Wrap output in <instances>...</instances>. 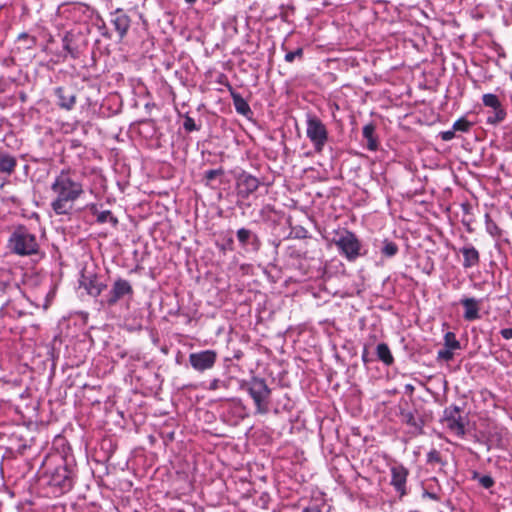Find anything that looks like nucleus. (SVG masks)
<instances>
[{"label": "nucleus", "instance_id": "44", "mask_svg": "<svg viewBox=\"0 0 512 512\" xmlns=\"http://www.w3.org/2000/svg\"><path fill=\"white\" fill-rule=\"evenodd\" d=\"M362 360H363L364 362H367V361H368V359H367V349H364V352H363V354H362Z\"/></svg>", "mask_w": 512, "mask_h": 512}, {"label": "nucleus", "instance_id": "32", "mask_svg": "<svg viewBox=\"0 0 512 512\" xmlns=\"http://www.w3.org/2000/svg\"><path fill=\"white\" fill-rule=\"evenodd\" d=\"M471 127H472V123L462 117L454 122L452 129L454 130V132H456V131L468 132Z\"/></svg>", "mask_w": 512, "mask_h": 512}, {"label": "nucleus", "instance_id": "13", "mask_svg": "<svg viewBox=\"0 0 512 512\" xmlns=\"http://www.w3.org/2000/svg\"><path fill=\"white\" fill-rule=\"evenodd\" d=\"M391 481L390 484L393 486L395 491L399 494L400 498L407 495V478L409 476V470L402 464H396L391 466Z\"/></svg>", "mask_w": 512, "mask_h": 512}, {"label": "nucleus", "instance_id": "20", "mask_svg": "<svg viewBox=\"0 0 512 512\" xmlns=\"http://www.w3.org/2000/svg\"><path fill=\"white\" fill-rule=\"evenodd\" d=\"M375 124L368 123L362 129L363 138L367 141L366 147L370 151H376L378 149V137L376 136Z\"/></svg>", "mask_w": 512, "mask_h": 512}, {"label": "nucleus", "instance_id": "36", "mask_svg": "<svg viewBox=\"0 0 512 512\" xmlns=\"http://www.w3.org/2000/svg\"><path fill=\"white\" fill-rule=\"evenodd\" d=\"M453 350L449 349V348H446L445 349H441L438 351V358L439 359H443V360H446V361H450L453 359Z\"/></svg>", "mask_w": 512, "mask_h": 512}, {"label": "nucleus", "instance_id": "38", "mask_svg": "<svg viewBox=\"0 0 512 512\" xmlns=\"http://www.w3.org/2000/svg\"><path fill=\"white\" fill-rule=\"evenodd\" d=\"M440 136L443 141H450L455 137V132L453 129L448 130V131H443V132H441Z\"/></svg>", "mask_w": 512, "mask_h": 512}, {"label": "nucleus", "instance_id": "43", "mask_svg": "<svg viewBox=\"0 0 512 512\" xmlns=\"http://www.w3.org/2000/svg\"><path fill=\"white\" fill-rule=\"evenodd\" d=\"M242 356H243V353L240 350L235 352L234 355H233V357L235 359H240Z\"/></svg>", "mask_w": 512, "mask_h": 512}, {"label": "nucleus", "instance_id": "8", "mask_svg": "<svg viewBox=\"0 0 512 512\" xmlns=\"http://www.w3.org/2000/svg\"><path fill=\"white\" fill-rule=\"evenodd\" d=\"M133 293V287L130 282L126 279L118 278L114 281L109 293L101 300V304L112 307L124 297H132Z\"/></svg>", "mask_w": 512, "mask_h": 512}, {"label": "nucleus", "instance_id": "37", "mask_svg": "<svg viewBox=\"0 0 512 512\" xmlns=\"http://www.w3.org/2000/svg\"><path fill=\"white\" fill-rule=\"evenodd\" d=\"M220 387H227L226 383L219 380V379H213L210 384H209V387L208 389L209 390H216Z\"/></svg>", "mask_w": 512, "mask_h": 512}, {"label": "nucleus", "instance_id": "16", "mask_svg": "<svg viewBox=\"0 0 512 512\" xmlns=\"http://www.w3.org/2000/svg\"><path fill=\"white\" fill-rule=\"evenodd\" d=\"M55 95L58 99V106L67 111L71 110L76 103L75 93L67 90L64 87H57L55 89Z\"/></svg>", "mask_w": 512, "mask_h": 512}, {"label": "nucleus", "instance_id": "5", "mask_svg": "<svg viewBox=\"0 0 512 512\" xmlns=\"http://www.w3.org/2000/svg\"><path fill=\"white\" fill-rule=\"evenodd\" d=\"M332 242L349 262H353L359 257L365 256L367 253L366 250H363L362 244L357 236L346 229L338 233L337 237L333 238Z\"/></svg>", "mask_w": 512, "mask_h": 512}, {"label": "nucleus", "instance_id": "23", "mask_svg": "<svg viewBox=\"0 0 512 512\" xmlns=\"http://www.w3.org/2000/svg\"><path fill=\"white\" fill-rule=\"evenodd\" d=\"M376 354L378 359L382 361L385 365H391L394 362V358L386 343H380L377 345Z\"/></svg>", "mask_w": 512, "mask_h": 512}, {"label": "nucleus", "instance_id": "14", "mask_svg": "<svg viewBox=\"0 0 512 512\" xmlns=\"http://www.w3.org/2000/svg\"><path fill=\"white\" fill-rule=\"evenodd\" d=\"M407 403L405 406L400 405L399 416L401 421L406 425L414 428L419 434L423 433L424 421L420 417H416V409H409Z\"/></svg>", "mask_w": 512, "mask_h": 512}, {"label": "nucleus", "instance_id": "4", "mask_svg": "<svg viewBox=\"0 0 512 512\" xmlns=\"http://www.w3.org/2000/svg\"><path fill=\"white\" fill-rule=\"evenodd\" d=\"M47 485L54 497H59L71 491L75 482V472L66 463L55 467L46 474Z\"/></svg>", "mask_w": 512, "mask_h": 512}, {"label": "nucleus", "instance_id": "12", "mask_svg": "<svg viewBox=\"0 0 512 512\" xmlns=\"http://www.w3.org/2000/svg\"><path fill=\"white\" fill-rule=\"evenodd\" d=\"M109 23L114 28L119 40H122L130 28L131 17L125 10L116 9L109 14Z\"/></svg>", "mask_w": 512, "mask_h": 512}, {"label": "nucleus", "instance_id": "7", "mask_svg": "<svg viewBox=\"0 0 512 512\" xmlns=\"http://www.w3.org/2000/svg\"><path fill=\"white\" fill-rule=\"evenodd\" d=\"M441 422L458 437H464L466 434V419L462 416V409L459 406L450 405L446 407Z\"/></svg>", "mask_w": 512, "mask_h": 512}, {"label": "nucleus", "instance_id": "47", "mask_svg": "<svg viewBox=\"0 0 512 512\" xmlns=\"http://www.w3.org/2000/svg\"><path fill=\"white\" fill-rule=\"evenodd\" d=\"M185 1H186V3H188V4H193V3H195L197 0H185Z\"/></svg>", "mask_w": 512, "mask_h": 512}, {"label": "nucleus", "instance_id": "21", "mask_svg": "<svg viewBox=\"0 0 512 512\" xmlns=\"http://www.w3.org/2000/svg\"><path fill=\"white\" fill-rule=\"evenodd\" d=\"M17 166V159L4 151H0V172L11 175Z\"/></svg>", "mask_w": 512, "mask_h": 512}, {"label": "nucleus", "instance_id": "10", "mask_svg": "<svg viewBox=\"0 0 512 512\" xmlns=\"http://www.w3.org/2000/svg\"><path fill=\"white\" fill-rule=\"evenodd\" d=\"M217 361V353L214 350H203L189 355V363L198 372H204L214 367Z\"/></svg>", "mask_w": 512, "mask_h": 512}, {"label": "nucleus", "instance_id": "22", "mask_svg": "<svg viewBox=\"0 0 512 512\" xmlns=\"http://www.w3.org/2000/svg\"><path fill=\"white\" fill-rule=\"evenodd\" d=\"M231 97L236 112L243 116L252 114L251 108L247 101L237 92L231 91Z\"/></svg>", "mask_w": 512, "mask_h": 512}, {"label": "nucleus", "instance_id": "45", "mask_svg": "<svg viewBox=\"0 0 512 512\" xmlns=\"http://www.w3.org/2000/svg\"><path fill=\"white\" fill-rule=\"evenodd\" d=\"M26 98H27L26 94H25L24 92H21V93H20V100H21L22 102H25V101H26Z\"/></svg>", "mask_w": 512, "mask_h": 512}, {"label": "nucleus", "instance_id": "41", "mask_svg": "<svg viewBox=\"0 0 512 512\" xmlns=\"http://www.w3.org/2000/svg\"><path fill=\"white\" fill-rule=\"evenodd\" d=\"M100 29L102 30V32H101L102 36H104L105 38H108V39L112 38V34L109 32V30L107 29L105 24L102 27H100Z\"/></svg>", "mask_w": 512, "mask_h": 512}, {"label": "nucleus", "instance_id": "2", "mask_svg": "<svg viewBox=\"0 0 512 512\" xmlns=\"http://www.w3.org/2000/svg\"><path fill=\"white\" fill-rule=\"evenodd\" d=\"M8 248L18 256H31L39 253L40 244L35 234L23 225L17 226L10 234Z\"/></svg>", "mask_w": 512, "mask_h": 512}, {"label": "nucleus", "instance_id": "6", "mask_svg": "<svg viewBox=\"0 0 512 512\" xmlns=\"http://www.w3.org/2000/svg\"><path fill=\"white\" fill-rule=\"evenodd\" d=\"M306 135L311 141L314 151L322 153L328 141V130L325 124L315 115H308L306 120Z\"/></svg>", "mask_w": 512, "mask_h": 512}, {"label": "nucleus", "instance_id": "48", "mask_svg": "<svg viewBox=\"0 0 512 512\" xmlns=\"http://www.w3.org/2000/svg\"><path fill=\"white\" fill-rule=\"evenodd\" d=\"M407 388H408V390L413 389V387L411 385H408Z\"/></svg>", "mask_w": 512, "mask_h": 512}, {"label": "nucleus", "instance_id": "15", "mask_svg": "<svg viewBox=\"0 0 512 512\" xmlns=\"http://www.w3.org/2000/svg\"><path fill=\"white\" fill-rule=\"evenodd\" d=\"M80 286L92 297H98L106 288V284L99 280L95 274L84 275L82 274Z\"/></svg>", "mask_w": 512, "mask_h": 512}, {"label": "nucleus", "instance_id": "24", "mask_svg": "<svg viewBox=\"0 0 512 512\" xmlns=\"http://www.w3.org/2000/svg\"><path fill=\"white\" fill-rule=\"evenodd\" d=\"M506 115V110L503 108V106H500L499 108L493 109V111L487 117V123L492 125L499 124L506 118Z\"/></svg>", "mask_w": 512, "mask_h": 512}, {"label": "nucleus", "instance_id": "25", "mask_svg": "<svg viewBox=\"0 0 512 512\" xmlns=\"http://www.w3.org/2000/svg\"><path fill=\"white\" fill-rule=\"evenodd\" d=\"M426 462L428 465L432 466H444L446 464V462L442 459L441 453L436 449H432L427 453Z\"/></svg>", "mask_w": 512, "mask_h": 512}, {"label": "nucleus", "instance_id": "19", "mask_svg": "<svg viewBox=\"0 0 512 512\" xmlns=\"http://www.w3.org/2000/svg\"><path fill=\"white\" fill-rule=\"evenodd\" d=\"M460 252L463 255V267L465 269L474 267L480 262V255L478 250L473 246H465L460 249Z\"/></svg>", "mask_w": 512, "mask_h": 512}, {"label": "nucleus", "instance_id": "18", "mask_svg": "<svg viewBox=\"0 0 512 512\" xmlns=\"http://www.w3.org/2000/svg\"><path fill=\"white\" fill-rule=\"evenodd\" d=\"M460 303L463 305L465 312L463 317L467 321H473L480 318V301L475 298H463Z\"/></svg>", "mask_w": 512, "mask_h": 512}, {"label": "nucleus", "instance_id": "35", "mask_svg": "<svg viewBox=\"0 0 512 512\" xmlns=\"http://www.w3.org/2000/svg\"><path fill=\"white\" fill-rule=\"evenodd\" d=\"M224 174L223 169H211L205 172L204 177L209 182L214 180L216 177L221 176Z\"/></svg>", "mask_w": 512, "mask_h": 512}, {"label": "nucleus", "instance_id": "39", "mask_svg": "<svg viewBox=\"0 0 512 512\" xmlns=\"http://www.w3.org/2000/svg\"><path fill=\"white\" fill-rule=\"evenodd\" d=\"M500 334L504 339H512V328H505L500 331Z\"/></svg>", "mask_w": 512, "mask_h": 512}, {"label": "nucleus", "instance_id": "42", "mask_svg": "<svg viewBox=\"0 0 512 512\" xmlns=\"http://www.w3.org/2000/svg\"><path fill=\"white\" fill-rule=\"evenodd\" d=\"M302 512H321L318 506L306 507Z\"/></svg>", "mask_w": 512, "mask_h": 512}, {"label": "nucleus", "instance_id": "31", "mask_svg": "<svg viewBox=\"0 0 512 512\" xmlns=\"http://www.w3.org/2000/svg\"><path fill=\"white\" fill-rule=\"evenodd\" d=\"M17 40L19 42H23L24 43V48L25 49H31L33 48L35 45H36V38L34 36H30L28 33L26 32H23V33H20L17 37Z\"/></svg>", "mask_w": 512, "mask_h": 512}, {"label": "nucleus", "instance_id": "40", "mask_svg": "<svg viewBox=\"0 0 512 512\" xmlns=\"http://www.w3.org/2000/svg\"><path fill=\"white\" fill-rule=\"evenodd\" d=\"M423 497H427L429 499H432L434 501H439V496L433 492H429V491H424L423 492Z\"/></svg>", "mask_w": 512, "mask_h": 512}, {"label": "nucleus", "instance_id": "34", "mask_svg": "<svg viewBox=\"0 0 512 512\" xmlns=\"http://www.w3.org/2000/svg\"><path fill=\"white\" fill-rule=\"evenodd\" d=\"M303 57V48L299 47L295 51L287 52L285 55V61L288 63H292L295 58L301 59Z\"/></svg>", "mask_w": 512, "mask_h": 512}, {"label": "nucleus", "instance_id": "33", "mask_svg": "<svg viewBox=\"0 0 512 512\" xmlns=\"http://www.w3.org/2000/svg\"><path fill=\"white\" fill-rule=\"evenodd\" d=\"M183 127L187 132L198 131L200 126L196 125L194 119L188 115L184 117Z\"/></svg>", "mask_w": 512, "mask_h": 512}, {"label": "nucleus", "instance_id": "28", "mask_svg": "<svg viewBox=\"0 0 512 512\" xmlns=\"http://www.w3.org/2000/svg\"><path fill=\"white\" fill-rule=\"evenodd\" d=\"M444 345L453 351L461 349L460 342L456 339V335L453 332H447L444 335Z\"/></svg>", "mask_w": 512, "mask_h": 512}, {"label": "nucleus", "instance_id": "11", "mask_svg": "<svg viewBox=\"0 0 512 512\" xmlns=\"http://www.w3.org/2000/svg\"><path fill=\"white\" fill-rule=\"evenodd\" d=\"M260 186V180L246 172L240 173L236 178L237 196L247 199Z\"/></svg>", "mask_w": 512, "mask_h": 512}, {"label": "nucleus", "instance_id": "3", "mask_svg": "<svg viewBox=\"0 0 512 512\" xmlns=\"http://www.w3.org/2000/svg\"><path fill=\"white\" fill-rule=\"evenodd\" d=\"M241 389L252 398L257 414L269 412L272 390L268 387L266 380L260 377H252L241 383Z\"/></svg>", "mask_w": 512, "mask_h": 512}, {"label": "nucleus", "instance_id": "27", "mask_svg": "<svg viewBox=\"0 0 512 512\" xmlns=\"http://www.w3.org/2000/svg\"><path fill=\"white\" fill-rule=\"evenodd\" d=\"M97 222L100 224L110 222L112 226H117L118 219L112 214L111 211L105 210L97 214Z\"/></svg>", "mask_w": 512, "mask_h": 512}, {"label": "nucleus", "instance_id": "17", "mask_svg": "<svg viewBox=\"0 0 512 512\" xmlns=\"http://www.w3.org/2000/svg\"><path fill=\"white\" fill-rule=\"evenodd\" d=\"M236 235L242 247H246L247 245L250 244L255 251L259 250L261 246V241L259 237L251 230L246 228H240L237 230Z\"/></svg>", "mask_w": 512, "mask_h": 512}, {"label": "nucleus", "instance_id": "49", "mask_svg": "<svg viewBox=\"0 0 512 512\" xmlns=\"http://www.w3.org/2000/svg\"><path fill=\"white\" fill-rule=\"evenodd\" d=\"M407 388H408V390L413 389V387L411 385H408Z\"/></svg>", "mask_w": 512, "mask_h": 512}, {"label": "nucleus", "instance_id": "1", "mask_svg": "<svg viewBox=\"0 0 512 512\" xmlns=\"http://www.w3.org/2000/svg\"><path fill=\"white\" fill-rule=\"evenodd\" d=\"M54 195L51 201V209L56 215H71L75 201L84 193L83 185L77 181L69 170H62L51 184Z\"/></svg>", "mask_w": 512, "mask_h": 512}, {"label": "nucleus", "instance_id": "46", "mask_svg": "<svg viewBox=\"0 0 512 512\" xmlns=\"http://www.w3.org/2000/svg\"><path fill=\"white\" fill-rule=\"evenodd\" d=\"M91 210H92V212H93L94 214H95V213H97V209H96V206H95V205H93V206L91 207Z\"/></svg>", "mask_w": 512, "mask_h": 512}, {"label": "nucleus", "instance_id": "29", "mask_svg": "<svg viewBox=\"0 0 512 512\" xmlns=\"http://www.w3.org/2000/svg\"><path fill=\"white\" fill-rule=\"evenodd\" d=\"M482 102L486 107H490L492 109H496L502 106L498 96L492 93L484 94L482 97Z\"/></svg>", "mask_w": 512, "mask_h": 512}, {"label": "nucleus", "instance_id": "30", "mask_svg": "<svg viewBox=\"0 0 512 512\" xmlns=\"http://www.w3.org/2000/svg\"><path fill=\"white\" fill-rule=\"evenodd\" d=\"M473 479L485 489H489L494 485V479L490 475H480L478 472L473 473Z\"/></svg>", "mask_w": 512, "mask_h": 512}, {"label": "nucleus", "instance_id": "26", "mask_svg": "<svg viewBox=\"0 0 512 512\" xmlns=\"http://www.w3.org/2000/svg\"><path fill=\"white\" fill-rule=\"evenodd\" d=\"M381 253L383 256L387 258L394 257L398 253V246L396 243L392 241L384 240L383 246L381 248Z\"/></svg>", "mask_w": 512, "mask_h": 512}, {"label": "nucleus", "instance_id": "9", "mask_svg": "<svg viewBox=\"0 0 512 512\" xmlns=\"http://www.w3.org/2000/svg\"><path fill=\"white\" fill-rule=\"evenodd\" d=\"M62 46L72 59H78L87 46L85 37L80 32H66L62 38Z\"/></svg>", "mask_w": 512, "mask_h": 512}]
</instances>
